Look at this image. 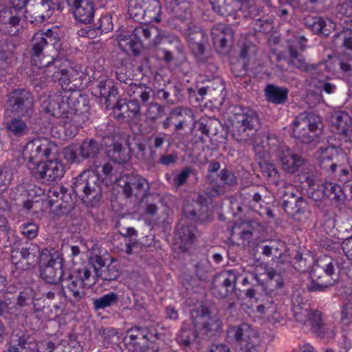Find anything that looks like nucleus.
Wrapping results in <instances>:
<instances>
[{
	"label": "nucleus",
	"instance_id": "9b49d317",
	"mask_svg": "<svg viewBox=\"0 0 352 352\" xmlns=\"http://www.w3.org/2000/svg\"><path fill=\"white\" fill-rule=\"evenodd\" d=\"M8 108L5 116L13 114L19 117L30 118L34 113V99L33 95L25 89H15L8 97Z\"/></svg>",
	"mask_w": 352,
	"mask_h": 352
},
{
	"label": "nucleus",
	"instance_id": "49530a36",
	"mask_svg": "<svg viewBox=\"0 0 352 352\" xmlns=\"http://www.w3.org/2000/svg\"><path fill=\"white\" fill-rule=\"evenodd\" d=\"M14 46L8 39L0 40L1 68H8L13 59Z\"/></svg>",
	"mask_w": 352,
	"mask_h": 352
},
{
	"label": "nucleus",
	"instance_id": "c85d7f7f",
	"mask_svg": "<svg viewBox=\"0 0 352 352\" xmlns=\"http://www.w3.org/2000/svg\"><path fill=\"white\" fill-rule=\"evenodd\" d=\"M196 228L192 225H184L180 222L176 227L175 241L183 252L188 250L196 239Z\"/></svg>",
	"mask_w": 352,
	"mask_h": 352
},
{
	"label": "nucleus",
	"instance_id": "6ab92c4d",
	"mask_svg": "<svg viewBox=\"0 0 352 352\" xmlns=\"http://www.w3.org/2000/svg\"><path fill=\"white\" fill-rule=\"evenodd\" d=\"M23 10L8 8L0 12V31L6 34L14 35L19 30Z\"/></svg>",
	"mask_w": 352,
	"mask_h": 352
},
{
	"label": "nucleus",
	"instance_id": "4d7b16f0",
	"mask_svg": "<svg viewBox=\"0 0 352 352\" xmlns=\"http://www.w3.org/2000/svg\"><path fill=\"white\" fill-rule=\"evenodd\" d=\"M218 186L232 185L236 183V178L232 171L222 169L218 175Z\"/></svg>",
	"mask_w": 352,
	"mask_h": 352
},
{
	"label": "nucleus",
	"instance_id": "37998d69",
	"mask_svg": "<svg viewBox=\"0 0 352 352\" xmlns=\"http://www.w3.org/2000/svg\"><path fill=\"white\" fill-rule=\"evenodd\" d=\"M164 114V108L157 102H151L147 105L144 113V122L151 128L155 124L156 121L161 118Z\"/></svg>",
	"mask_w": 352,
	"mask_h": 352
},
{
	"label": "nucleus",
	"instance_id": "b1692460",
	"mask_svg": "<svg viewBox=\"0 0 352 352\" xmlns=\"http://www.w3.org/2000/svg\"><path fill=\"white\" fill-rule=\"evenodd\" d=\"M211 36L214 44L219 49V52L223 54L228 50L232 42L233 31L227 25L218 24L212 28Z\"/></svg>",
	"mask_w": 352,
	"mask_h": 352
},
{
	"label": "nucleus",
	"instance_id": "de8ad7c7",
	"mask_svg": "<svg viewBox=\"0 0 352 352\" xmlns=\"http://www.w3.org/2000/svg\"><path fill=\"white\" fill-rule=\"evenodd\" d=\"M265 140L260 136V134L258 135V142L261 147V151L260 152H255L256 153L261 154L264 152L270 153L274 152L275 155L276 156V152L278 148L281 146L279 143L277 138L274 135H268L265 137Z\"/></svg>",
	"mask_w": 352,
	"mask_h": 352
},
{
	"label": "nucleus",
	"instance_id": "a18cd8bd",
	"mask_svg": "<svg viewBox=\"0 0 352 352\" xmlns=\"http://www.w3.org/2000/svg\"><path fill=\"white\" fill-rule=\"evenodd\" d=\"M107 155L111 160L118 163L124 164L129 159L127 151L120 143L115 142L107 149Z\"/></svg>",
	"mask_w": 352,
	"mask_h": 352
},
{
	"label": "nucleus",
	"instance_id": "a878e982",
	"mask_svg": "<svg viewBox=\"0 0 352 352\" xmlns=\"http://www.w3.org/2000/svg\"><path fill=\"white\" fill-rule=\"evenodd\" d=\"M92 94L97 98H103L107 108H109L110 98L117 94V89L112 80L104 76L93 84Z\"/></svg>",
	"mask_w": 352,
	"mask_h": 352
},
{
	"label": "nucleus",
	"instance_id": "f257e3e1",
	"mask_svg": "<svg viewBox=\"0 0 352 352\" xmlns=\"http://www.w3.org/2000/svg\"><path fill=\"white\" fill-rule=\"evenodd\" d=\"M67 59L57 56L43 68L47 76H50L53 81H57L62 88L61 91L50 94L42 103L52 105L56 115L60 113V108H68V103L74 102V105L78 107L80 102H87L86 98L79 91H76L78 87L76 81L80 78V73L72 68L67 69Z\"/></svg>",
	"mask_w": 352,
	"mask_h": 352
},
{
	"label": "nucleus",
	"instance_id": "6e6552de",
	"mask_svg": "<svg viewBox=\"0 0 352 352\" xmlns=\"http://www.w3.org/2000/svg\"><path fill=\"white\" fill-rule=\"evenodd\" d=\"M193 326L199 335L204 339L215 336L221 327V321L216 315H211L208 308L200 305L191 311Z\"/></svg>",
	"mask_w": 352,
	"mask_h": 352
},
{
	"label": "nucleus",
	"instance_id": "bb28decb",
	"mask_svg": "<svg viewBox=\"0 0 352 352\" xmlns=\"http://www.w3.org/2000/svg\"><path fill=\"white\" fill-rule=\"evenodd\" d=\"M63 264L60 261L50 258L41 267L40 276L47 283L56 285L63 279Z\"/></svg>",
	"mask_w": 352,
	"mask_h": 352
},
{
	"label": "nucleus",
	"instance_id": "0e129e2a",
	"mask_svg": "<svg viewBox=\"0 0 352 352\" xmlns=\"http://www.w3.org/2000/svg\"><path fill=\"white\" fill-rule=\"evenodd\" d=\"M166 134L164 133H157L153 134L149 138V146L151 149L160 148L165 142Z\"/></svg>",
	"mask_w": 352,
	"mask_h": 352
},
{
	"label": "nucleus",
	"instance_id": "423d86ee",
	"mask_svg": "<svg viewBox=\"0 0 352 352\" xmlns=\"http://www.w3.org/2000/svg\"><path fill=\"white\" fill-rule=\"evenodd\" d=\"M322 128L321 118L307 111L299 113L292 122L294 137L305 144L314 142L321 134Z\"/></svg>",
	"mask_w": 352,
	"mask_h": 352
},
{
	"label": "nucleus",
	"instance_id": "393cba45",
	"mask_svg": "<svg viewBox=\"0 0 352 352\" xmlns=\"http://www.w3.org/2000/svg\"><path fill=\"white\" fill-rule=\"evenodd\" d=\"M313 265L309 274L311 283L307 285L309 292H322L335 283L333 277L329 276L322 268Z\"/></svg>",
	"mask_w": 352,
	"mask_h": 352
},
{
	"label": "nucleus",
	"instance_id": "4be33fe9",
	"mask_svg": "<svg viewBox=\"0 0 352 352\" xmlns=\"http://www.w3.org/2000/svg\"><path fill=\"white\" fill-rule=\"evenodd\" d=\"M38 350L34 336L14 331L10 337V346L5 352H33Z\"/></svg>",
	"mask_w": 352,
	"mask_h": 352
},
{
	"label": "nucleus",
	"instance_id": "f03ea898",
	"mask_svg": "<svg viewBox=\"0 0 352 352\" xmlns=\"http://www.w3.org/2000/svg\"><path fill=\"white\" fill-rule=\"evenodd\" d=\"M231 135L239 142H248L252 145L255 152H260L261 147L258 142V130L260 119L256 112L240 105L230 107Z\"/></svg>",
	"mask_w": 352,
	"mask_h": 352
},
{
	"label": "nucleus",
	"instance_id": "7c9ffc66",
	"mask_svg": "<svg viewBox=\"0 0 352 352\" xmlns=\"http://www.w3.org/2000/svg\"><path fill=\"white\" fill-rule=\"evenodd\" d=\"M240 276L241 274L237 270L223 272L219 276L221 281L219 296L225 298L231 294L234 290L236 280Z\"/></svg>",
	"mask_w": 352,
	"mask_h": 352
},
{
	"label": "nucleus",
	"instance_id": "bf43d9fd",
	"mask_svg": "<svg viewBox=\"0 0 352 352\" xmlns=\"http://www.w3.org/2000/svg\"><path fill=\"white\" fill-rule=\"evenodd\" d=\"M19 229L21 233L28 239H34L38 232V226L34 223H23Z\"/></svg>",
	"mask_w": 352,
	"mask_h": 352
},
{
	"label": "nucleus",
	"instance_id": "412c9836",
	"mask_svg": "<svg viewBox=\"0 0 352 352\" xmlns=\"http://www.w3.org/2000/svg\"><path fill=\"white\" fill-rule=\"evenodd\" d=\"M276 157L280 162L283 169L289 173H296L304 164V159L286 145L278 148Z\"/></svg>",
	"mask_w": 352,
	"mask_h": 352
},
{
	"label": "nucleus",
	"instance_id": "f8f14e48",
	"mask_svg": "<svg viewBox=\"0 0 352 352\" xmlns=\"http://www.w3.org/2000/svg\"><path fill=\"white\" fill-rule=\"evenodd\" d=\"M57 153V146L47 138H37L30 141L24 148V155L29 160L28 167L42 163L43 160L55 156Z\"/></svg>",
	"mask_w": 352,
	"mask_h": 352
},
{
	"label": "nucleus",
	"instance_id": "9d476101",
	"mask_svg": "<svg viewBox=\"0 0 352 352\" xmlns=\"http://www.w3.org/2000/svg\"><path fill=\"white\" fill-rule=\"evenodd\" d=\"M294 316L296 320L303 324L311 327V331L318 336L324 338L326 336H333L332 329L324 326L322 322V314L319 311H312L307 305H295L294 302Z\"/></svg>",
	"mask_w": 352,
	"mask_h": 352
},
{
	"label": "nucleus",
	"instance_id": "774afa93",
	"mask_svg": "<svg viewBox=\"0 0 352 352\" xmlns=\"http://www.w3.org/2000/svg\"><path fill=\"white\" fill-rule=\"evenodd\" d=\"M299 180L301 183H306L309 188H312L315 185L316 176L313 171L303 170L298 175Z\"/></svg>",
	"mask_w": 352,
	"mask_h": 352
},
{
	"label": "nucleus",
	"instance_id": "72a5a7b5",
	"mask_svg": "<svg viewBox=\"0 0 352 352\" xmlns=\"http://www.w3.org/2000/svg\"><path fill=\"white\" fill-rule=\"evenodd\" d=\"M288 51L289 53L288 63L289 65H294L297 69L309 72L312 76H316L318 65L307 64L303 55L294 45H289Z\"/></svg>",
	"mask_w": 352,
	"mask_h": 352
},
{
	"label": "nucleus",
	"instance_id": "58836bf2",
	"mask_svg": "<svg viewBox=\"0 0 352 352\" xmlns=\"http://www.w3.org/2000/svg\"><path fill=\"white\" fill-rule=\"evenodd\" d=\"M208 207L199 202H195L192 205H185L184 214L189 219L195 221H204L208 218Z\"/></svg>",
	"mask_w": 352,
	"mask_h": 352
},
{
	"label": "nucleus",
	"instance_id": "864d4df0",
	"mask_svg": "<svg viewBox=\"0 0 352 352\" xmlns=\"http://www.w3.org/2000/svg\"><path fill=\"white\" fill-rule=\"evenodd\" d=\"M113 116L114 118L129 122L127 120L128 108L126 99H119L112 107Z\"/></svg>",
	"mask_w": 352,
	"mask_h": 352
},
{
	"label": "nucleus",
	"instance_id": "ea45409f",
	"mask_svg": "<svg viewBox=\"0 0 352 352\" xmlns=\"http://www.w3.org/2000/svg\"><path fill=\"white\" fill-rule=\"evenodd\" d=\"M265 92L267 100L276 104L284 103L288 96L287 88L272 84L266 86Z\"/></svg>",
	"mask_w": 352,
	"mask_h": 352
},
{
	"label": "nucleus",
	"instance_id": "a211bd4d",
	"mask_svg": "<svg viewBox=\"0 0 352 352\" xmlns=\"http://www.w3.org/2000/svg\"><path fill=\"white\" fill-rule=\"evenodd\" d=\"M318 191L322 192V197L317 195L318 192H312L310 197L316 201L327 198L336 206H341L344 204L346 199V196L343 191L342 187L334 182H324Z\"/></svg>",
	"mask_w": 352,
	"mask_h": 352
},
{
	"label": "nucleus",
	"instance_id": "69168bd1",
	"mask_svg": "<svg viewBox=\"0 0 352 352\" xmlns=\"http://www.w3.org/2000/svg\"><path fill=\"white\" fill-rule=\"evenodd\" d=\"M75 276H77L79 277L82 281L83 285H94L96 283V278L95 276L92 277V279L91 280V272L90 270L87 268H83L82 270H79L76 272V274H74Z\"/></svg>",
	"mask_w": 352,
	"mask_h": 352
},
{
	"label": "nucleus",
	"instance_id": "680f3d73",
	"mask_svg": "<svg viewBox=\"0 0 352 352\" xmlns=\"http://www.w3.org/2000/svg\"><path fill=\"white\" fill-rule=\"evenodd\" d=\"M33 291L31 288H25L23 291L20 292L17 296L16 306L19 307H25L30 304L32 300Z\"/></svg>",
	"mask_w": 352,
	"mask_h": 352
},
{
	"label": "nucleus",
	"instance_id": "4c0bfd02",
	"mask_svg": "<svg viewBox=\"0 0 352 352\" xmlns=\"http://www.w3.org/2000/svg\"><path fill=\"white\" fill-rule=\"evenodd\" d=\"M119 47L124 52H131L134 55L139 54L141 47V41L133 32L131 35H120L118 41Z\"/></svg>",
	"mask_w": 352,
	"mask_h": 352
},
{
	"label": "nucleus",
	"instance_id": "052dcab7",
	"mask_svg": "<svg viewBox=\"0 0 352 352\" xmlns=\"http://www.w3.org/2000/svg\"><path fill=\"white\" fill-rule=\"evenodd\" d=\"M149 196H144L142 201V207L144 210L143 214L145 217H153L157 214L158 208L157 205L149 201Z\"/></svg>",
	"mask_w": 352,
	"mask_h": 352
},
{
	"label": "nucleus",
	"instance_id": "c9c22d12",
	"mask_svg": "<svg viewBox=\"0 0 352 352\" xmlns=\"http://www.w3.org/2000/svg\"><path fill=\"white\" fill-rule=\"evenodd\" d=\"M22 118L17 116L5 122V128L10 135L19 138L28 134L30 128Z\"/></svg>",
	"mask_w": 352,
	"mask_h": 352
},
{
	"label": "nucleus",
	"instance_id": "cd10ccee",
	"mask_svg": "<svg viewBox=\"0 0 352 352\" xmlns=\"http://www.w3.org/2000/svg\"><path fill=\"white\" fill-rule=\"evenodd\" d=\"M305 25L314 34L327 36L335 28L334 23L320 16L305 18Z\"/></svg>",
	"mask_w": 352,
	"mask_h": 352
},
{
	"label": "nucleus",
	"instance_id": "0eeeda50",
	"mask_svg": "<svg viewBox=\"0 0 352 352\" xmlns=\"http://www.w3.org/2000/svg\"><path fill=\"white\" fill-rule=\"evenodd\" d=\"M56 36L51 30L46 32L39 31L34 34L32 39V65L43 69L53 62L56 57L54 55L44 54L50 45H54L57 42Z\"/></svg>",
	"mask_w": 352,
	"mask_h": 352
},
{
	"label": "nucleus",
	"instance_id": "c03bdc74",
	"mask_svg": "<svg viewBox=\"0 0 352 352\" xmlns=\"http://www.w3.org/2000/svg\"><path fill=\"white\" fill-rule=\"evenodd\" d=\"M262 174L266 177L269 183L279 186L281 184L282 181L279 179L278 171L274 164L269 163L266 161L258 162Z\"/></svg>",
	"mask_w": 352,
	"mask_h": 352
},
{
	"label": "nucleus",
	"instance_id": "338daca9",
	"mask_svg": "<svg viewBox=\"0 0 352 352\" xmlns=\"http://www.w3.org/2000/svg\"><path fill=\"white\" fill-rule=\"evenodd\" d=\"M193 172V169L190 167L184 168L174 178V184L179 187L184 185L189 177L190 175Z\"/></svg>",
	"mask_w": 352,
	"mask_h": 352
},
{
	"label": "nucleus",
	"instance_id": "79ce46f5",
	"mask_svg": "<svg viewBox=\"0 0 352 352\" xmlns=\"http://www.w3.org/2000/svg\"><path fill=\"white\" fill-rule=\"evenodd\" d=\"M198 335L199 333L195 327H192L189 324L184 322L177 340L179 344L188 346L195 340Z\"/></svg>",
	"mask_w": 352,
	"mask_h": 352
},
{
	"label": "nucleus",
	"instance_id": "5701e85b",
	"mask_svg": "<svg viewBox=\"0 0 352 352\" xmlns=\"http://www.w3.org/2000/svg\"><path fill=\"white\" fill-rule=\"evenodd\" d=\"M265 278H262L257 274H253L252 276L259 284L263 286L265 291L270 294H276L278 290L283 287V276L272 268L265 270Z\"/></svg>",
	"mask_w": 352,
	"mask_h": 352
},
{
	"label": "nucleus",
	"instance_id": "2f4dec72",
	"mask_svg": "<svg viewBox=\"0 0 352 352\" xmlns=\"http://www.w3.org/2000/svg\"><path fill=\"white\" fill-rule=\"evenodd\" d=\"M338 155V148L333 146L320 147L316 153L322 168L329 169L332 173L336 172L337 164L332 162L333 158Z\"/></svg>",
	"mask_w": 352,
	"mask_h": 352
},
{
	"label": "nucleus",
	"instance_id": "c756f323",
	"mask_svg": "<svg viewBox=\"0 0 352 352\" xmlns=\"http://www.w3.org/2000/svg\"><path fill=\"white\" fill-rule=\"evenodd\" d=\"M188 37L190 47L196 56L202 55L207 41V36L204 31L199 27H190L188 30Z\"/></svg>",
	"mask_w": 352,
	"mask_h": 352
},
{
	"label": "nucleus",
	"instance_id": "13d9d810",
	"mask_svg": "<svg viewBox=\"0 0 352 352\" xmlns=\"http://www.w3.org/2000/svg\"><path fill=\"white\" fill-rule=\"evenodd\" d=\"M63 190H65V187L63 186H54L48 190L47 198L48 204L50 207H52L56 204L57 205L58 204Z\"/></svg>",
	"mask_w": 352,
	"mask_h": 352
},
{
	"label": "nucleus",
	"instance_id": "2eb2a0df",
	"mask_svg": "<svg viewBox=\"0 0 352 352\" xmlns=\"http://www.w3.org/2000/svg\"><path fill=\"white\" fill-rule=\"evenodd\" d=\"M63 296L72 305H76L85 298L83 281L75 274H70L61 283Z\"/></svg>",
	"mask_w": 352,
	"mask_h": 352
},
{
	"label": "nucleus",
	"instance_id": "603ef678",
	"mask_svg": "<svg viewBox=\"0 0 352 352\" xmlns=\"http://www.w3.org/2000/svg\"><path fill=\"white\" fill-rule=\"evenodd\" d=\"M335 264L336 261L332 257L322 255L317 259L314 265L318 267L322 266V271L327 275H329V276L333 277L335 274Z\"/></svg>",
	"mask_w": 352,
	"mask_h": 352
},
{
	"label": "nucleus",
	"instance_id": "1a4fd4ad",
	"mask_svg": "<svg viewBox=\"0 0 352 352\" xmlns=\"http://www.w3.org/2000/svg\"><path fill=\"white\" fill-rule=\"evenodd\" d=\"M228 333L236 342L237 352H258V333L252 325L243 322L232 326Z\"/></svg>",
	"mask_w": 352,
	"mask_h": 352
},
{
	"label": "nucleus",
	"instance_id": "e433bc0d",
	"mask_svg": "<svg viewBox=\"0 0 352 352\" xmlns=\"http://www.w3.org/2000/svg\"><path fill=\"white\" fill-rule=\"evenodd\" d=\"M94 271L97 279H101L103 283H110L120 276V270L117 265L111 263L107 265H100L98 268L94 267Z\"/></svg>",
	"mask_w": 352,
	"mask_h": 352
},
{
	"label": "nucleus",
	"instance_id": "20e7f679",
	"mask_svg": "<svg viewBox=\"0 0 352 352\" xmlns=\"http://www.w3.org/2000/svg\"><path fill=\"white\" fill-rule=\"evenodd\" d=\"M161 336L153 326L134 327L127 330L124 341L128 349L134 352H160Z\"/></svg>",
	"mask_w": 352,
	"mask_h": 352
},
{
	"label": "nucleus",
	"instance_id": "f3484780",
	"mask_svg": "<svg viewBox=\"0 0 352 352\" xmlns=\"http://www.w3.org/2000/svg\"><path fill=\"white\" fill-rule=\"evenodd\" d=\"M333 131L344 142H352L351 118L345 111L334 112L330 119Z\"/></svg>",
	"mask_w": 352,
	"mask_h": 352
},
{
	"label": "nucleus",
	"instance_id": "f704fd0d",
	"mask_svg": "<svg viewBox=\"0 0 352 352\" xmlns=\"http://www.w3.org/2000/svg\"><path fill=\"white\" fill-rule=\"evenodd\" d=\"M123 90L126 93L128 96L131 98L132 100H136L145 104L151 98L152 89L144 84H129L125 87H123Z\"/></svg>",
	"mask_w": 352,
	"mask_h": 352
},
{
	"label": "nucleus",
	"instance_id": "39448f33",
	"mask_svg": "<svg viewBox=\"0 0 352 352\" xmlns=\"http://www.w3.org/2000/svg\"><path fill=\"white\" fill-rule=\"evenodd\" d=\"M98 168L96 166V171L87 170L82 172L73 184L74 192L88 205L98 203L102 195V182L98 175Z\"/></svg>",
	"mask_w": 352,
	"mask_h": 352
},
{
	"label": "nucleus",
	"instance_id": "ddd939ff",
	"mask_svg": "<svg viewBox=\"0 0 352 352\" xmlns=\"http://www.w3.org/2000/svg\"><path fill=\"white\" fill-rule=\"evenodd\" d=\"M34 178L43 184L51 183L60 179L65 174L63 164L57 159L37 163L34 166H29Z\"/></svg>",
	"mask_w": 352,
	"mask_h": 352
},
{
	"label": "nucleus",
	"instance_id": "8fccbe9b",
	"mask_svg": "<svg viewBox=\"0 0 352 352\" xmlns=\"http://www.w3.org/2000/svg\"><path fill=\"white\" fill-rule=\"evenodd\" d=\"M118 300V295L114 292H110L100 298L94 299V307L96 310L104 309L105 308L116 303Z\"/></svg>",
	"mask_w": 352,
	"mask_h": 352
},
{
	"label": "nucleus",
	"instance_id": "aec40b11",
	"mask_svg": "<svg viewBox=\"0 0 352 352\" xmlns=\"http://www.w3.org/2000/svg\"><path fill=\"white\" fill-rule=\"evenodd\" d=\"M67 3L76 21L82 23L93 21L95 8L91 0H67Z\"/></svg>",
	"mask_w": 352,
	"mask_h": 352
},
{
	"label": "nucleus",
	"instance_id": "e2e57ef3",
	"mask_svg": "<svg viewBox=\"0 0 352 352\" xmlns=\"http://www.w3.org/2000/svg\"><path fill=\"white\" fill-rule=\"evenodd\" d=\"M134 33L135 36H142L146 39L151 38L152 35L158 36L159 31L156 27H138L135 28Z\"/></svg>",
	"mask_w": 352,
	"mask_h": 352
},
{
	"label": "nucleus",
	"instance_id": "09e8293b",
	"mask_svg": "<svg viewBox=\"0 0 352 352\" xmlns=\"http://www.w3.org/2000/svg\"><path fill=\"white\" fill-rule=\"evenodd\" d=\"M79 151L82 159L94 157L100 151V146L96 140L87 139L82 142Z\"/></svg>",
	"mask_w": 352,
	"mask_h": 352
},
{
	"label": "nucleus",
	"instance_id": "7ed1b4c3",
	"mask_svg": "<svg viewBox=\"0 0 352 352\" xmlns=\"http://www.w3.org/2000/svg\"><path fill=\"white\" fill-rule=\"evenodd\" d=\"M43 111L56 118V125L52 128L54 137L60 139H71L75 137L78 132L82 113L88 110L87 102H80L78 106L74 102L68 103V108H60V113L55 114L52 105L42 104Z\"/></svg>",
	"mask_w": 352,
	"mask_h": 352
},
{
	"label": "nucleus",
	"instance_id": "473e14b6",
	"mask_svg": "<svg viewBox=\"0 0 352 352\" xmlns=\"http://www.w3.org/2000/svg\"><path fill=\"white\" fill-rule=\"evenodd\" d=\"M256 311L261 317L272 323L279 322L282 318L276 304L272 299L263 300L261 304L256 306Z\"/></svg>",
	"mask_w": 352,
	"mask_h": 352
},
{
	"label": "nucleus",
	"instance_id": "a19ab883",
	"mask_svg": "<svg viewBox=\"0 0 352 352\" xmlns=\"http://www.w3.org/2000/svg\"><path fill=\"white\" fill-rule=\"evenodd\" d=\"M24 264L20 266V269L28 270L35 265L41 257L40 250L38 245L31 243L28 247L23 248Z\"/></svg>",
	"mask_w": 352,
	"mask_h": 352
},
{
	"label": "nucleus",
	"instance_id": "5fc2aeb1",
	"mask_svg": "<svg viewBox=\"0 0 352 352\" xmlns=\"http://www.w3.org/2000/svg\"><path fill=\"white\" fill-rule=\"evenodd\" d=\"M276 244L277 242L275 241H271L269 244L261 243L256 245V250L266 257H270V256L276 257L277 254L280 255V250Z\"/></svg>",
	"mask_w": 352,
	"mask_h": 352
},
{
	"label": "nucleus",
	"instance_id": "6e6d98bb",
	"mask_svg": "<svg viewBox=\"0 0 352 352\" xmlns=\"http://www.w3.org/2000/svg\"><path fill=\"white\" fill-rule=\"evenodd\" d=\"M128 108L127 120L131 122H137L141 115V107L138 101L136 100H126Z\"/></svg>",
	"mask_w": 352,
	"mask_h": 352
},
{
	"label": "nucleus",
	"instance_id": "dca6fc26",
	"mask_svg": "<svg viewBox=\"0 0 352 352\" xmlns=\"http://www.w3.org/2000/svg\"><path fill=\"white\" fill-rule=\"evenodd\" d=\"M283 208L287 215L296 221H300L309 210L307 201L293 192L285 193Z\"/></svg>",
	"mask_w": 352,
	"mask_h": 352
},
{
	"label": "nucleus",
	"instance_id": "4468645a",
	"mask_svg": "<svg viewBox=\"0 0 352 352\" xmlns=\"http://www.w3.org/2000/svg\"><path fill=\"white\" fill-rule=\"evenodd\" d=\"M118 185L122 189L126 197H143L149 190L147 180L140 175H124L118 180Z\"/></svg>",
	"mask_w": 352,
	"mask_h": 352
},
{
	"label": "nucleus",
	"instance_id": "3c124183",
	"mask_svg": "<svg viewBox=\"0 0 352 352\" xmlns=\"http://www.w3.org/2000/svg\"><path fill=\"white\" fill-rule=\"evenodd\" d=\"M184 116H188L191 117L192 116V111L188 108L184 107H176L173 109L169 115L162 122V127L164 129H167L170 127L171 124L174 123L175 120Z\"/></svg>",
	"mask_w": 352,
	"mask_h": 352
}]
</instances>
